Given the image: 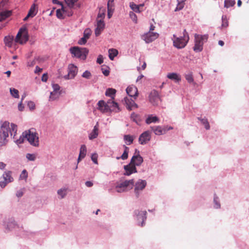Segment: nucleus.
Returning <instances> with one entry per match:
<instances>
[{"mask_svg":"<svg viewBox=\"0 0 249 249\" xmlns=\"http://www.w3.org/2000/svg\"><path fill=\"white\" fill-rule=\"evenodd\" d=\"M17 131V126L11 124L10 127V123L5 121L3 122L0 129V146H2L6 144L7 142V138L9 136V132L11 136L13 135V139L16 140L15 136Z\"/></svg>","mask_w":249,"mask_h":249,"instance_id":"1","label":"nucleus"},{"mask_svg":"<svg viewBox=\"0 0 249 249\" xmlns=\"http://www.w3.org/2000/svg\"><path fill=\"white\" fill-rule=\"evenodd\" d=\"M91 31L90 29L87 28L85 30L84 32V36L86 38H87L88 39L89 38L90 35H91Z\"/></svg>","mask_w":249,"mask_h":249,"instance_id":"44","label":"nucleus"},{"mask_svg":"<svg viewBox=\"0 0 249 249\" xmlns=\"http://www.w3.org/2000/svg\"><path fill=\"white\" fill-rule=\"evenodd\" d=\"M124 140L127 142V145H130L133 142L134 139L132 136L126 135L124 136Z\"/></svg>","mask_w":249,"mask_h":249,"instance_id":"38","label":"nucleus"},{"mask_svg":"<svg viewBox=\"0 0 249 249\" xmlns=\"http://www.w3.org/2000/svg\"><path fill=\"white\" fill-rule=\"evenodd\" d=\"M109 58L110 60H113L115 56L118 54V51L115 49H110L108 50Z\"/></svg>","mask_w":249,"mask_h":249,"instance_id":"26","label":"nucleus"},{"mask_svg":"<svg viewBox=\"0 0 249 249\" xmlns=\"http://www.w3.org/2000/svg\"><path fill=\"white\" fill-rule=\"evenodd\" d=\"M114 11V9L107 8V16L110 18L112 16Z\"/></svg>","mask_w":249,"mask_h":249,"instance_id":"54","label":"nucleus"},{"mask_svg":"<svg viewBox=\"0 0 249 249\" xmlns=\"http://www.w3.org/2000/svg\"><path fill=\"white\" fill-rule=\"evenodd\" d=\"M26 158L31 161H34L36 159V156L35 154H27L26 155Z\"/></svg>","mask_w":249,"mask_h":249,"instance_id":"47","label":"nucleus"},{"mask_svg":"<svg viewBox=\"0 0 249 249\" xmlns=\"http://www.w3.org/2000/svg\"><path fill=\"white\" fill-rule=\"evenodd\" d=\"M131 163L135 166H140L143 162V158L140 155L139 151L136 149L135 155L131 159Z\"/></svg>","mask_w":249,"mask_h":249,"instance_id":"12","label":"nucleus"},{"mask_svg":"<svg viewBox=\"0 0 249 249\" xmlns=\"http://www.w3.org/2000/svg\"><path fill=\"white\" fill-rule=\"evenodd\" d=\"M195 44L194 47V50L196 52H201L203 49L204 41H206L208 38L207 35H200L196 34L195 35Z\"/></svg>","mask_w":249,"mask_h":249,"instance_id":"5","label":"nucleus"},{"mask_svg":"<svg viewBox=\"0 0 249 249\" xmlns=\"http://www.w3.org/2000/svg\"><path fill=\"white\" fill-rule=\"evenodd\" d=\"M24 139H26L29 143L35 146L39 145L38 134L36 130L32 128L23 132L22 138L16 140L17 143H21L23 142Z\"/></svg>","mask_w":249,"mask_h":249,"instance_id":"2","label":"nucleus"},{"mask_svg":"<svg viewBox=\"0 0 249 249\" xmlns=\"http://www.w3.org/2000/svg\"><path fill=\"white\" fill-rule=\"evenodd\" d=\"M97 158L98 155L97 154L94 153L92 155L91 160L93 161V162L95 164H98Z\"/></svg>","mask_w":249,"mask_h":249,"instance_id":"50","label":"nucleus"},{"mask_svg":"<svg viewBox=\"0 0 249 249\" xmlns=\"http://www.w3.org/2000/svg\"><path fill=\"white\" fill-rule=\"evenodd\" d=\"M222 28H227L228 26V20L226 16H222Z\"/></svg>","mask_w":249,"mask_h":249,"instance_id":"41","label":"nucleus"},{"mask_svg":"<svg viewBox=\"0 0 249 249\" xmlns=\"http://www.w3.org/2000/svg\"><path fill=\"white\" fill-rule=\"evenodd\" d=\"M134 183V181L133 179L125 180L118 183L116 186V191L118 193H121L130 190L132 189Z\"/></svg>","mask_w":249,"mask_h":249,"instance_id":"6","label":"nucleus"},{"mask_svg":"<svg viewBox=\"0 0 249 249\" xmlns=\"http://www.w3.org/2000/svg\"><path fill=\"white\" fill-rule=\"evenodd\" d=\"M102 71L103 73L106 76H108L109 74V71L107 69H105L104 68H102Z\"/></svg>","mask_w":249,"mask_h":249,"instance_id":"57","label":"nucleus"},{"mask_svg":"<svg viewBox=\"0 0 249 249\" xmlns=\"http://www.w3.org/2000/svg\"><path fill=\"white\" fill-rule=\"evenodd\" d=\"M126 91L129 96L134 97V99H136L138 96V90L136 86L132 85L128 87Z\"/></svg>","mask_w":249,"mask_h":249,"instance_id":"16","label":"nucleus"},{"mask_svg":"<svg viewBox=\"0 0 249 249\" xmlns=\"http://www.w3.org/2000/svg\"><path fill=\"white\" fill-rule=\"evenodd\" d=\"M183 34V36L180 37H177L175 35H173V40L174 46L178 49L184 48L189 40V35L186 29L184 30Z\"/></svg>","mask_w":249,"mask_h":249,"instance_id":"3","label":"nucleus"},{"mask_svg":"<svg viewBox=\"0 0 249 249\" xmlns=\"http://www.w3.org/2000/svg\"><path fill=\"white\" fill-rule=\"evenodd\" d=\"M18 110L19 111H23V109H24V106L23 105H22V102H20L19 104H18Z\"/></svg>","mask_w":249,"mask_h":249,"instance_id":"61","label":"nucleus"},{"mask_svg":"<svg viewBox=\"0 0 249 249\" xmlns=\"http://www.w3.org/2000/svg\"><path fill=\"white\" fill-rule=\"evenodd\" d=\"M149 101L154 106L158 105L161 101L159 92L156 90H153L149 95Z\"/></svg>","mask_w":249,"mask_h":249,"instance_id":"10","label":"nucleus"},{"mask_svg":"<svg viewBox=\"0 0 249 249\" xmlns=\"http://www.w3.org/2000/svg\"><path fill=\"white\" fill-rule=\"evenodd\" d=\"M56 16L59 19H63L65 18L64 6L62 5L61 9H58L56 10Z\"/></svg>","mask_w":249,"mask_h":249,"instance_id":"29","label":"nucleus"},{"mask_svg":"<svg viewBox=\"0 0 249 249\" xmlns=\"http://www.w3.org/2000/svg\"><path fill=\"white\" fill-rule=\"evenodd\" d=\"M8 0H0V9L3 7L8 2Z\"/></svg>","mask_w":249,"mask_h":249,"instance_id":"58","label":"nucleus"},{"mask_svg":"<svg viewBox=\"0 0 249 249\" xmlns=\"http://www.w3.org/2000/svg\"><path fill=\"white\" fill-rule=\"evenodd\" d=\"M28 106L30 109H34L35 108V104L33 102L30 101L28 103Z\"/></svg>","mask_w":249,"mask_h":249,"instance_id":"53","label":"nucleus"},{"mask_svg":"<svg viewBox=\"0 0 249 249\" xmlns=\"http://www.w3.org/2000/svg\"><path fill=\"white\" fill-rule=\"evenodd\" d=\"M87 153V148L85 145H82L81 146L80 150V153L78 159V162L84 159Z\"/></svg>","mask_w":249,"mask_h":249,"instance_id":"21","label":"nucleus"},{"mask_svg":"<svg viewBox=\"0 0 249 249\" xmlns=\"http://www.w3.org/2000/svg\"><path fill=\"white\" fill-rule=\"evenodd\" d=\"M124 150V153H123L122 155L121 156V158L123 160H125L128 158V154L129 152V148L125 146V145H124L123 146Z\"/></svg>","mask_w":249,"mask_h":249,"instance_id":"33","label":"nucleus"},{"mask_svg":"<svg viewBox=\"0 0 249 249\" xmlns=\"http://www.w3.org/2000/svg\"><path fill=\"white\" fill-rule=\"evenodd\" d=\"M131 119L134 122H136L137 124H138L139 122H140V117L139 115L133 112L131 115Z\"/></svg>","mask_w":249,"mask_h":249,"instance_id":"36","label":"nucleus"},{"mask_svg":"<svg viewBox=\"0 0 249 249\" xmlns=\"http://www.w3.org/2000/svg\"><path fill=\"white\" fill-rule=\"evenodd\" d=\"M104 17H105L104 12L99 13L97 16V21H98V19H102V20H103Z\"/></svg>","mask_w":249,"mask_h":249,"instance_id":"55","label":"nucleus"},{"mask_svg":"<svg viewBox=\"0 0 249 249\" xmlns=\"http://www.w3.org/2000/svg\"><path fill=\"white\" fill-rule=\"evenodd\" d=\"M37 11L36 5L34 3L28 12V17H34L36 14Z\"/></svg>","mask_w":249,"mask_h":249,"instance_id":"24","label":"nucleus"},{"mask_svg":"<svg viewBox=\"0 0 249 249\" xmlns=\"http://www.w3.org/2000/svg\"><path fill=\"white\" fill-rule=\"evenodd\" d=\"M167 77L170 79L175 81V82H178L181 81L180 76L176 73H169L167 74Z\"/></svg>","mask_w":249,"mask_h":249,"instance_id":"23","label":"nucleus"},{"mask_svg":"<svg viewBox=\"0 0 249 249\" xmlns=\"http://www.w3.org/2000/svg\"><path fill=\"white\" fill-rule=\"evenodd\" d=\"M186 0H181V1H179L178 0V4L175 10V11H180L182 10L185 5V2Z\"/></svg>","mask_w":249,"mask_h":249,"instance_id":"32","label":"nucleus"},{"mask_svg":"<svg viewBox=\"0 0 249 249\" xmlns=\"http://www.w3.org/2000/svg\"><path fill=\"white\" fill-rule=\"evenodd\" d=\"M85 184L88 187H91L93 185L92 182L90 181H86Z\"/></svg>","mask_w":249,"mask_h":249,"instance_id":"62","label":"nucleus"},{"mask_svg":"<svg viewBox=\"0 0 249 249\" xmlns=\"http://www.w3.org/2000/svg\"><path fill=\"white\" fill-rule=\"evenodd\" d=\"M116 90L115 89L108 88L106 91V95L111 97V99H114V96L115 94Z\"/></svg>","mask_w":249,"mask_h":249,"instance_id":"30","label":"nucleus"},{"mask_svg":"<svg viewBox=\"0 0 249 249\" xmlns=\"http://www.w3.org/2000/svg\"><path fill=\"white\" fill-rule=\"evenodd\" d=\"M10 91L11 94L15 98H19L18 91V90L14 88H10Z\"/></svg>","mask_w":249,"mask_h":249,"instance_id":"40","label":"nucleus"},{"mask_svg":"<svg viewBox=\"0 0 249 249\" xmlns=\"http://www.w3.org/2000/svg\"><path fill=\"white\" fill-rule=\"evenodd\" d=\"M105 27V23L102 19H98L97 21V27L95 30V34L96 36H99Z\"/></svg>","mask_w":249,"mask_h":249,"instance_id":"19","label":"nucleus"},{"mask_svg":"<svg viewBox=\"0 0 249 249\" xmlns=\"http://www.w3.org/2000/svg\"><path fill=\"white\" fill-rule=\"evenodd\" d=\"M146 182L144 180L139 179L135 185V193L137 197L139 196V192L142 191L146 186Z\"/></svg>","mask_w":249,"mask_h":249,"instance_id":"11","label":"nucleus"},{"mask_svg":"<svg viewBox=\"0 0 249 249\" xmlns=\"http://www.w3.org/2000/svg\"><path fill=\"white\" fill-rule=\"evenodd\" d=\"M72 7H70L68 6V7H64V15L66 16L70 17L73 14V12L71 9Z\"/></svg>","mask_w":249,"mask_h":249,"instance_id":"34","label":"nucleus"},{"mask_svg":"<svg viewBox=\"0 0 249 249\" xmlns=\"http://www.w3.org/2000/svg\"><path fill=\"white\" fill-rule=\"evenodd\" d=\"M53 87L54 89V91L57 92V90L59 89V86L57 84L53 85Z\"/></svg>","mask_w":249,"mask_h":249,"instance_id":"64","label":"nucleus"},{"mask_svg":"<svg viewBox=\"0 0 249 249\" xmlns=\"http://www.w3.org/2000/svg\"><path fill=\"white\" fill-rule=\"evenodd\" d=\"M151 128L156 135H160L163 134V130L160 126H153Z\"/></svg>","mask_w":249,"mask_h":249,"instance_id":"31","label":"nucleus"},{"mask_svg":"<svg viewBox=\"0 0 249 249\" xmlns=\"http://www.w3.org/2000/svg\"><path fill=\"white\" fill-rule=\"evenodd\" d=\"M159 119L157 117L150 115L146 119L145 122L147 124H150L152 123H156L157 122H159Z\"/></svg>","mask_w":249,"mask_h":249,"instance_id":"28","label":"nucleus"},{"mask_svg":"<svg viewBox=\"0 0 249 249\" xmlns=\"http://www.w3.org/2000/svg\"><path fill=\"white\" fill-rule=\"evenodd\" d=\"M98 135V123L97 124L94 126V128L92 132L90 133L89 135V139L90 140L94 139L97 137Z\"/></svg>","mask_w":249,"mask_h":249,"instance_id":"22","label":"nucleus"},{"mask_svg":"<svg viewBox=\"0 0 249 249\" xmlns=\"http://www.w3.org/2000/svg\"><path fill=\"white\" fill-rule=\"evenodd\" d=\"M124 169L126 171L125 173H124V175L127 176H129L132 173H136L137 172L136 166H135L133 163H131V162L129 164L124 165Z\"/></svg>","mask_w":249,"mask_h":249,"instance_id":"18","label":"nucleus"},{"mask_svg":"<svg viewBox=\"0 0 249 249\" xmlns=\"http://www.w3.org/2000/svg\"><path fill=\"white\" fill-rule=\"evenodd\" d=\"M113 99H110L108 102V104L109 106V108L111 109L110 111H114L115 112H119L120 111V109L119 107V105L117 103L115 102L113 100Z\"/></svg>","mask_w":249,"mask_h":249,"instance_id":"20","label":"nucleus"},{"mask_svg":"<svg viewBox=\"0 0 249 249\" xmlns=\"http://www.w3.org/2000/svg\"><path fill=\"white\" fill-rule=\"evenodd\" d=\"M11 171H8L4 173L2 175L3 179L4 181H0V186L2 188H4L6 186V184L9 182H11L14 180L13 177L11 176Z\"/></svg>","mask_w":249,"mask_h":249,"instance_id":"9","label":"nucleus"},{"mask_svg":"<svg viewBox=\"0 0 249 249\" xmlns=\"http://www.w3.org/2000/svg\"><path fill=\"white\" fill-rule=\"evenodd\" d=\"M159 34L153 32H149L142 36V38L146 43L152 42L159 37Z\"/></svg>","mask_w":249,"mask_h":249,"instance_id":"8","label":"nucleus"},{"mask_svg":"<svg viewBox=\"0 0 249 249\" xmlns=\"http://www.w3.org/2000/svg\"><path fill=\"white\" fill-rule=\"evenodd\" d=\"M198 119L201 121V123L204 125L205 128L206 129L208 130L210 129L209 123L206 118L201 119L200 118H198Z\"/></svg>","mask_w":249,"mask_h":249,"instance_id":"35","label":"nucleus"},{"mask_svg":"<svg viewBox=\"0 0 249 249\" xmlns=\"http://www.w3.org/2000/svg\"><path fill=\"white\" fill-rule=\"evenodd\" d=\"M29 39L28 32L26 28H21L18 33L15 41L20 44L25 43Z\"/></svg>","mask_w":249,"mask_h":249,"instance_id":"7","label":"nucleus"},{"mask_svg":"<svg viewBox=\"0 0 249 249\" xmlns=\"http://www.w3.org/2000/svg\"><path fill=\"white\" fill-rule=\"evenodd\" d=\"M143 6V4L137 5L133 2L130 3V7L131 8V9L133 11L137 12V13L141 12V10H140V7H142Z\"/></svg>","mask_w":249,"mask_h":249,"instance_id":"27","label":"nucleus"},{"mask_svg":"<svg viewBox=\"0 0 249 249\" xmlns=\"http://www.w3.org/2000/svg\"><path fill=\"white\" fill-rule=\"evenodd\" d=\"M97 63L101 64L103 63V57L102 55H99L97 59Z\"/></svg>","mask_w":249,"mask_h":249,"instance_id":"56","label":"nucleus"},{"mask_svg":"<svg viewBox=\"0 0 249 249\" xmlns=\"http://www.w3.org/2000/svg\"><path fill=\"white\" fill-rule=\"evenodd\" d=\"M97 105L98 106V109L102 112H108L111 110V109L109 108L110 105L108 104V102L106 103L103 100H100L98 102Z\"/></svg>","mask_w":249,"mask_h":249,"instance_id":"15","label":"nucleus"},{"mask_svg":"<svg viewBox=\"0 0 249 249\" xmlns=\"http://www.w3.org/2000/svg\"><path fill=\"white\" fill-rule=\"evenodd\" d=\"M82 76L84 78L89 79L91 76V73L89 71H86L83 73Z\"/></svg>","mask_w":249,"mask_h":249,"instance_id":"52","label":"nucleus"},{"mask_svg":"<svg viewBox=\"0 0 249 249\" xmlns=\"http://www.w3.org/2000/svg\"><path fill=\"white\" fill-rule=\"evenodd\" d=\"M185 77L186 80L190 83H193L194 82V79L193 77V75L191 73H189L185 75Z\"/></svg>","mask_w":249,"mask_h":249,"instance_id":"43","label":"nucleus"},{"mask_svg":"<svg viewBox=\"0 0 249 249\" xmlns=\"http://www.w3.org/2000/svg\"><path fill=\"white\" fill-rule=\"evenodd\" d=\"M14 37L13 36H6L4 38V42L6 46L8 47H11L13 44Z\"/></svg>","mask_w":249,"mask_h":249,"instance_id":"25","label":"nucleus"},{"mask_svg":"<svg viewBox=\"0 0 249 249\" xmlns=\"http://www.w3.org/2000/svg\"><path fill=\"white\" fill-rule=\"evenodd\" d=\"M68 74L65 76V79L73 78L76 75L78 71V68L73 64H70L68 67Z\"/></svg>","mask_w":249,"mask_h":249,"instance_id":"13","label":"nucleus"},{"mask_svg":"<svg viewBox=\"0 0 249 249\" xmlns=\"http://www.w3.org/2000/svg\"><path fill=\"white\" fill-rule=\"evenodd\" d=\"M16 226V224L15 221L9 222L7 225V228L9 230H11L13 228H15Z\"/></svg>","mask_w":249,"mask_h":249,"instance_id":"51","label":"nucleus"},{"mask_svg":"<svg viewBox=\"0 0 249 249\" xmlns=\"http://www.w3.org/2000/svg\"><path fill=\"white\" fill-rule=\"evenodd\" d=\"M42 71V69L38 67V66H36V70L35 71V73H39L41 72Z\"/></svg>","mask_w":249,"mask_h":249,"instance_id":"63","label":"nucleus"},{"mask_svg":"<svg viewBox=\"0 0 249 249\" xmlns=\"http://www.w3.org/2000/svg\"><path fill=\"white\" fill-rule=\"evenodd\" d=\"M59 96V94L56 91H53L51 92V94L50 96V101H53L58 98Z\"/></svg>","mask_w":249,"mask_h":249,"instance_id":"39","label":"nucleus"},{"mask_svg":"<svg viewBox=\"0 0 249 249\" xmlns=\"http://www.w3.org/2000/svg\"><path fill=\"white\" fill-rule=\"evenodd\" d=\"M88 39L85 37L83 36L80 40H79L78 43L79 45H84L86 43Z\"/></svg>","mask_w":249,"mask_h":249,"instance_id":"49","label":"nucleus"},{"mask_svg":"<svg viewBox=\"0 0 249 249\" xmlns=\"http://www.w3.org/2000/svg\"><path fill=\"white\" fill-rule=\"evenodd\" d=\"M123 101L125 104L127 109L129 110H131L138 107V105L135 103L134 101L129 97H126L124 98Z\"/></svg>","mask_w":249,"mask_h":249,"instance_id":"14","label":"nucleus"},{"mask_svg":"<svg viewBox=\"0 0 249 249\" xmlns=\"http://www.w3.org/2000/svg\"><path fill=\"white\" fill-rule=\"evenodd\" d=\"M129 16L133 21L137 22V17L133 12H130Z\"/></svg>","mask_w":249,"mask_h":249,"instance_id":"48","label":"nucleus"},{"mask_svg":"<svg viewBox=\"0 0 249 249\" xmlns=\"http://www.w3.org/2000/svg\"><path fill=\"white\" fill-rule=\"evenodd\" d=\"M67 5L70 7H73L74 4L78 0H64Z\"/></svg>","mask_w":249,"mask_h":249,"instance_id":"45","label":"nucleus"},{"mask_svg":"<svg viewBox=\"0 0 249 249\" xmlns=\"http://www.w3.org/2000/svg\"><path fill=\"white\" fill-rule=\"evenodd\" d=\"M235 3L234 0H225L224 6L226 8L233 6Z\"/></svg>","mask_w":249,"mask_h":249,"instance_id":"37","label":"nucleus"},{"mask_svg":"<svg viewBox=\"0 0 249 249\" xmlns=\"http://www.w3.org/2000/svg\"><path fill=\"white\" fill-rule=\"evenodd\" d=\"M150 140V135L148 131L142 133L139 138V141L141 144H146Z\"/></svg>","mask_w":249,"mask_h":249,"instance_id":"17","label":"nucleus"},{"mask_svg":"<svg viewBox=\"0 0 249 249\" xmlns=\"http://www.w3.org/2000/svg\"><path fill=\"white\" fill-rule=\"evenodd\" d=\"M28 177V173L26 170H23L20 175V179H26Z\"/></svg>","mask_w":249,"mask_h":249,"instance_id":"46","label":"nucleus"},{"mask_svg":"<svg viewBox=\"0 0 249 249\" xmlns=\"http://www.w3.org/2000/svg\"><path fill=\"white\" fill-rule=\"evenodd\" d=\"M70 52L73 57L85 60L89 53V50L86 48L73 47L70 48Z\"/></svg>","mask_w":249,"mask_h":249,"instance_id":"4","label":"nucleus"},{"mask_svg":"<svg viewBox=\"0 0 249 249\" xmlns=\"http://www.w3.org/2000/svg\"><path fill=\"white\" fill-rule=\"evenodd\" d=\"M67 190L65 188H62L58 190L57 194L58 195L61 196V198H63L66 195Z\"/></svg>","mask_w":249,"mask_h":249,"instance_id":"42","label":"nucleus"},{"mask_svg":"<svg viewBox=\"0 0 249 249\" xmlns=\"http://www.w3.org/2000/svg\"><path fill=\"white\" fill-rule=\"evenodd\" d=\"M114 3L113 2H107V8L114 9Z\"/></svg>","mask_w":249,"mask_h":249,"instance_id":"60","label":"nucleus"},{"mask_svg":"<svg viewBox=\"0 0 249 249\" xmlns=\"http://www.w3.org/2000/svg\"><path fill=\"white\" fill-rule=\"evenodd\" d=\"M41 80L43 82H46L48 80V75L47 73H44L42 76Z\"/></svg>","mask_w":249,"mask_h":249,"instance_id":"59","label":"nucleus"}]
</instances>
